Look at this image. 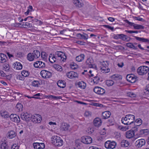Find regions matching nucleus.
Listing matches in <instances>:
<instances>
[{"instance_id": "ea45409f", "label": "nucleus", "mask_w": 149, "mask_h": 149, "mask_svg": "<svg viewBox=\"0 0 149 149\" xmlns=\"http://www.w3.org/2000/svg\"><path fill=\"white\" fill-rule=\"evenodd\" d=\"M21 74L23 77H27L29 75V72L28 71L24 70L22 72Z\"/></svg>"}, {"instance_id": "69168bd1", "label": "nucleus", "mask_w": 149, "mask_h": 149, "mask_svg": "<svg viewBox=\"0 0 149 149\" xmlns=\"http://www.w3.org/2000/svg\"><path fill=\"white\" fill-rule=\"evenodd\" d=\"M85 116L86 117H88L91 115V113L88 111H86L84 113Z\"/></svg>"}, {"instance_id": "a878e982", "label": "nucleus", "mask_w": 149, "mask_h": 149, "mask_svg": "<svg viewBox=\"0 0 149 149\" xmlns=\"http://www.w3.org/2000/svg\"><path fill=\"white\" fill-rule=\"evenodd\" d=\"M135 38L136 40L142 42H147L148 44H149V40L148 39L145 38H143L139 37L136 36L135 37Z\"/></svg>"}, {"instance_id": "f257e3e1", "label": "nucleus", "mask_w": 149, "mask_h": 149, "mask_svg": "<svg viewBox=\"0 0 149 149\" xmlns=\"http://www.w3.org/2000/svg\"><path fill=\"white\" fill-rule=\"evenodd\" d=\"M134 119L135 116L134 115L129 114L126 115L124 118H123L121 121L124 124L130 125L133 123Z\"/></svg>"}, {"instance_id": "de8ad7c7", "label": "nucleus", "mask_w": 149, "mask_h": 149, "mask_svg": "<svg viewBox=\"0 0 149 149\" xmlns=\"http://www.w3.org/2000/svg\"><path fill=\"white\" fill-rule=\"evenodd\" d=\"M133 19L139 21L144 22L145 21V20L143 18L140 17H133Z\"/></svg>"}, {"instance_id": "c85d7f7f", "label": "nucleus", "mask_w": 149, "mask_h": 149, "mask_svg": "<svg viewBox=\"0 0 149 149\" xmlns=\"http://www.w3.org/2000/svg\"><path fill=\"white\" fill-rule=\"evenodd\" d=\"M86 66L89 68H92L93 67V65L92 64V61L90 58H88L86 61Z\"/></svg>"}, {"instance_id": "e2e57ef3", "label": "nucleus", "mask_w": 149, "mask_h": 149, "mask_svg": "<svg viewBox=\"0 0 149 149\" xmlns=\"http://www.w3.org/2000/svg\"><path fill=\"white\" fill-rule=\"evenodd\" d=\"M54 68L58 70L61 71L62 70L61 67L58 65H54Z\"/></svg>"}, {"instance_id": "473e14b6", "label": "nucleus", "mask_w": 149, "mask_h": 149, "mask_svg": "<svg viewBox=\"0 0 149 149\" xmlns=\"http://www.w3.org/2000/svg\"><path fill=\"white\" fill-rule=\"evenodd\" d=\"M101 70V72L104 73H108L110 71V69L108 67H102Z\"/></svg>"}, {"instance_id": "09e8293b", "label": "nucleus", "mask_w": 149, "mask_h": 149, "mask_svg": "<svg viewBox=\"0 0 149 149\" xmlns=\"http://www.w3.org/2000/svg\"><path fill=\"white\" fill-rule=\"evenodd\" d=\"M39 82L37 81H34L32 83V85L35 87H38L39 86Z\"/></svg>"}, {"instance_id": "c9c22d12", "label": "nucleus", "mask_w": 149, "mask_h": 149, "mask_svg": "<svg viewBox=\"0 0 149 149\" xmlns=\"http://www.w3.org/2000/svg\"><path fill=\"white\" fill-rule=\"evenodd\" d=\"M8 137L10 139H12L16 135V133L15 131H10L8 132Z\"/></svg>"}, {"instance_id": "49530a36", "label": "nucleus", "mask_w": 149, "mask_h": 149, "mask_svg": "<svg viewBox=\"0 0 149 149\" xmlns=\"http://www.w3.org/2000/svg\"><path fill=\"white\" fill-rule=\"evenodd\" d=\"M100 80V78L99 77L97 76H95L94 77V79L93 80V81L94 83V84H97Z\"/></svg>"}, {"instance_id": "13d9d810", "label": "nucleus", "mask_w": 149, "mask_h": 149, "mask_svg": "<svg viewBox=\"0 0 149 149\" xmlns=\"http://www.w3.org/2000/svg\"><path fill=\"white\" fill-rule=\"evenodd\" d=\"M116 127H117V129L118 130H126L125 128L124 127H123V126H122L117 125L116 126Z\"/></svg>"}, {"instance_id": "0eeeda50", "label": "nucleus", "mask_w": 149, "mask_h": 149, "mask_svg": "<svg viewBox=\"0 0 149 149\" xmlns=\"http://www.w3.org/2000/svg\"><path fill=\"white\" fill-rule=\"evenodd\" d=\"M40 74L41 76L44 78H49L52 76L51 73L45 70H42Z\"/></svg>"}, {"instance_id": "bb28decb", "label": "nucleus", "mask_w": 149, "mask_h": 149, "mask_svg": "<svg viewBox=\"0 0 149 149\" xmlns=\"http://www.w3.org/2000/svg\"><path fill=\"white\" fill-rule=\"evenodd\" d=\"M122 79V76L118 74H115L112 75V79L115 80H121Z\"/></svg>"}, {"instance_id": "f8f14e48", "label": "nucleus", "mask_w": 149, "mask_h": 149, "mask_svg": "<svg viewBox=\"0 0 149 149\" xmlns=\"http://www.w3.org/2000/svg\"><path fill=\"white\" fill-rule=\"evenodd\" d=\"M34 67L36 68H43L45 66V63L41 61H37L33 64Z\"/></svg>"}, {"instance_id": "cd10ccee", "label": "nucleus", "mask_w": 149, "mask_h": 149, "mask_svg": "<svg viewBox=\"0 0 149 149\" xmlns=\"http://www.w3.org/2000/svg\"><path fill=\"white\" fill-rule=\"evenodd\" d=\"M45 97L47 98H48L51 100L54 99V100H58L61 99V96H56L52 95H46Z\"/></svg>"}, {"instance_id": "ddd939ff", "label": "nucleus", "mask_w": 149, "mask_h": 149, "mask_svg": "<svg viewBox=\"0 0 149 149\" xmlns=\"http://www.w3.org/2000/svg\"><path fill=\"white\" fill-rule=\"evenodd\" d=\"M67 77L70 79L78 77V75L77 72L73 71H70L66 74Z\"/></svg>"}, {"instance_id": "1a4fd4ad", "label": "nucleus", "mask_w": 149, "mask_h": 149, "mask_svg": "<svg viewBox=\"0 0 149 149\" xmlns=\"http://www.w3.org/2000/svg\"><path fill=\"white\" fill-rule=\"evenodd\" d=\"M126 78L127 81L131 83H133L136 81L137 77L133 74H128L127 75Z\"/></svg>"}, {"instance_id": "2f4dec72", "label": "nucleus", "mask_w": 149, "mask_h": 149, "mask_svg": "<svg viewBox=\"0 0 149 149\" xmlns=\"http://www.w3.org/2000/svg\"><path fill=\"white\" fill-rule=\"evenodd\" d=\"M130 143L127 140H123L122 141L121 145L123 147H127L129 146Z\"/></svg>"}, {"instance_id": "680f3d73", "label": "nucleus", "mask_w": 149, "mask_h": 149, "mask_svg": "<svg viewBox=\"0 0 149 149\" xmlns=\"http://www.w3.org/2000/svg\"><path fill=\"white\" fill-rule=\"evenodd\" d=\"M41 94L40 93H38L37 94H36L35 95H34L33 97H32L33 98H34L35 99H39L40 98L39 97H38L39 96H40Z\"/></svg>"}, {"instance_id": "b1692460", "label": "nucleus", "mask_w": 149, "mask_h": 149, "mask_svg": "<svg viewBox=\"0 0 149 149\" xmlns=\"http://www.w3.org/2000/svg\"><path fill=\"white\" fill-rule=\"evenodd\" d=\"M84 55L83 54H81L76 57V61L78 62H81L84 60Z\"/></svg>"}, {"instance_id": "79ce46f5", "label": "nucleus", "mask_w": 149, "mask_h": 149, "mask_svg": "<svg viewBox=\"0 0 149 149\" xmlns=\"http://www.w3.org/2000/svg\"><path fill=\"white\" fill-rule=\"evenodd\" d=\"M141 119H137L136 121L134 122V125L136 126H139L141 124Z\"/></svg>"}, {"instance_id": "a18cd8bd", "label": "nucleus", "mask_w": 149, "mask_h": 149, "mask_svg": "<svg viewBox=\"0 0 149 149\" xmlns=\"http://www.w3.org/2000/svg\"><path fill=\"white\" fill-rule=\"evenodd\" d=\"M71 68L73 70L77 69L78 67V65L74 63H72L70 64Z\"/></svg>"}, {"instance_id": "864d4df0", "label": "nucleus", "mask_w": 149, "mask_h": 149, "mask_svg": "<svg viewBox=\"0 0 149 149\" xmlns=\"http://www.w3.org/2000/svg\"><path fill=\"white\" fill-rule=\"evenodd\" d=\"M99 133L100 135H102L103 136H101V138L102 139H103L104 138L105 136V134L106 133L105 131H100L99 132Z\"/></svg>"}, {"instance_id": "774afa93", "label": "nucleus", "mask_w": 149, "mask_h": 149, "mask_svg": "<svg viewBox=\"0 0 149 149\" xmlns=\"http://www.w3.org/2000/svg\"><path fill=\"white\" fill-rule=\"evenodd\" d=\"M106 63H107V64H106L105 62L104 61H103L101 63V67H108V63H107V61H106Z\"/></svg>"}, {"instance_id": "7ed1b4c3", "label": "nucleus", "mask_w": 149, "mask_h": 149, "mask_svg": "<svg viewBox=\"0 0 149 149\" xmlns=\"http://www.w3.org/2000/svg\"><path fill=\"white\" fill-rule=\"evenodd\" d=\"M148 67L145 66H141L139 67L137 70V72L140 75H143L146 74L149 71Z\"/></svg>"}, {"instance_id": "f03ea898", "label": "nucleus", "mask_w": 149, "mask_h": 149, "mask_svg": "<svg viewBox=\"0 0 149 149\" xmlns=\"http://www.w3.org/2000/svg\"><path fill=\"white\" fill-rule=\"evenodd\" d=\"M51 140L52 143L55 146H61L63 144L62 139L59 136H53L52 137Z\"/></svg>"}, {"instance_id": "603ef678", "label": "nucleus", "mask_w": 149, "mask_h": 149, "mask_svg": "<svg viewBox=\"0 0 149 149\" xmlns=\"http://www.w3.org/2000/svg\"><path fill=\"white\" fill-rule=\"evenodd\" d=\"M125 21L126 23L128 24L131 26H133L134 27V25L135 24L134 23L130 22L127 19L125 20Z\"/></svg>"}, {"instance_id": "a211bd4d", "label": "nucleus", "mask_w": 149, "mask_h": 149, "mask_svg": "<svg viewBox=\"0 0 149 149\" xmlns=\"http://www.w3.org/2000/svg\"><path fill=\"white\" fill-rule=\"evenodd\" d=\"M70 125L67 123L63 122L61 124V129L63 130H67L69 129Z\"/></svg>"}, {"instance_id": "6e6552de", "label": "nucleus", "mask_w": 149, "mask_h": 149, "mask_svg": "<svg viewBox=\"0 0 149 149\" xmlns=\"http://www.w3.org/2000/svg\"><path fill=\"white\" fill-rule=\"evenodd\" d=\"M56 55H57L58 58V59L64 61L66 59V56L64 53L61 51H58L56 52Z\"/></svg>"}, {"instance_id": "423d86ee", "label": "nucleus", "mask_w": 149, "mask_h": 149, "mask_svg": "<svg viewBox=\"0 0 149 149\" xmlns=\"http://www.w3.org/2000/svg\"><path fill=\"white\" fill-rule=\"evenodd\" d=\"M32 115L28 113H23L21 115V118L26 122L31 120Z\"/></svg>"}, {"instance_id": "58836bf2", "label": "nucleus", "mask_w": 149, "mask_h": 149, "mask_svg": "<svg viewBox=\"0 0 149 149\" xmlns=\"http://www.w3.org/2000/svg\"><path fill=\"white\" fill-rule=\"evenodd\" d=\"M127 95L131 97H134L136 96V94L132 92H129L127 93Z\"/></svg>"}, {"instance_id": "052dcab7", "label": "nucleus", "mask_w": 149, "mask_h": 149, "mask_svg": "<svg viewBox=\"0 0 149 149\" xmlns=\"http://www.w3.org/2000/svg\"><path fill=\"white\" fill-rule=\"evenodd\" d=\"M127 46L130 48H133L134 45L133 43L131 42H129L126 44Z\"/></svg>"}, {"instance_id": "6ab92c4d", "label": "nucleus", "mask_w": 149, "mask_h": 149, "mask_svg": "<svg viewBox=\"0 0 149 149\" xmlns=\"http://www.w3.org/2000/svg\"><path fill=\"white\" fill-rule=\"evenodd\" d=\"M134 135V131H127L125 133V136L128 139L132 138Z\"/></svg>"}, {"instance_id": "412c9836", "label": "nucleus", "mask_w": 149, "mask_h": 149, "mask_svg": "<svg viewBox=\"0 0 149 149\" xmlns=\"http://www.w3.org/2000/svg\"><path fill=\"white\" fill-rule=\"evenodd\" d=\"M111 114V113L108 111H106L102 113V118L106 119L110 117Z\"/></svg>"}, {"instance_id": "37998d69", "label": "nucleus", "mask_w": 149, "mask_h": 149, "mask_svg": "<svg viewBox=\"0 0 149 149\" xmlns=\"http://www.w3.org/2000/svg\"><path fill=\"white\" fill-rule=\"evenodd\" d=\"M16 64L15 65L17 64V65L15 66L16 69L17 70H20L22 68V66L21 64L18 62H16Z\"/></svg>"}, {"instance_id": "4468645a", "label": "nucleus", "mask_w": 149, "mask_h": 149, "mask_svg": "<svg viewBox=\"0 0 149 149\" xmlns=\"http://www.w3.org/2000/svg\"><path fill=\"white\" fill-rule=\"evenodd\" d=\"M10 118L11 121L15 123H18L20 121L19 117L15 114H11L10 116Z\"/></svg>"}, {"instance_id": "8fccbe9b", "label": "nucleus", "mask_w": 149, "mask_h": 149, "mask_svg": "<svg viewBox=\"0 0 149 149\" xmlns=\"http://www.w3.org/2000/svg\"><path fill=\"white\" fill-rule=\"evenodd\" d=\"M1 149H8V146L5 143H2L1 145Z\"/></svg>"}, {"instance_id": "72a5a7b5", "label": "nucleus", "mask_w": 149, "mask_h": 149, "mask_svg": "<svg viewBox=\"0 0 149 149\" xmlns=\"http://www.w3.org/2000/svg\"><path fill=\"white\" fill-rule=\"evenodd\" d=\"M56 58L54 55L52 54H50L49 58V61L52 63H53L56 61Z\"/></svg>"}, {"instance_id": "c03bdc74", "label": "nucleus", "mask_w": 149, "mask_h": 149, "mask_svg": "<svg viewBox=\"0 0 149 149\" xmlns=\"http://www.w3.org/2000/svg\"><path fill=\"white\" fill-rule=\"evenodd\" d=\"M1 116L4 118H7L9 117L8 113L6 111H3L1 113Z\"/></svg>"}, {"instance_id": "a19ab883", "label": "nucleus", "mask_w": 149, "mask_h": 149, "mask_svg": "<svg viewBox=\"0 0 149 149\" xmlns=\"http://www.w3.org/2000/svg\"><path fill=\"white\" fill-rule=\"evenodd\" d=\"M126 35L124 34H121L116 35V38L122 39L123 40H124L125 37H126Z\"/></svg>"}, {"instance_id": "7c9ffc66", "label": "nucleus", "mask_w": 149, "mask_h": 149, "mask_svg": "<svg viewBox=\"0 0 149 149\" xmlns=\"http://www.w3.org/2000/svg\"><path fill=\"white\" fill-rule=\"evenodd\" d=\"M105 147L107 149H111L112 148V142L110 140L106 141L104 144Z\"/></svg>"}, {"instance_id": "5701e85b", "label": "nucleus", "mask_w": 149, "mask_h": 149, "mask_svg": "<svg viewBox=\"0 0 149 149\" xmlns=\"http://www.w3.org/2000/svg\"><path fill=\"white\" fill-rule=\"evenodd\" d=\"M77 36L81 39H84V40H87L88 38V35L84 33L83 34H81L79 33H78L77 35Z\"/></svg>"}, {"instance_id": "338daca9", "label": "nucleus", "mask_w": 149, "mask_h": 149, "mask_svg": "<svg viewBox=\"0 0 149 149\" xmlns=\"http://www.w3.org/2000/svg\"><path fill=\"white\" fill-rule=\"evenodd\" d=\"M22 25L23 26H26L30 28L32 26L31 24L27 22H26L25 23H24V24Z\"/></svg>"}, {"instance_id": "2eb2a0df", "label": "nucleus", "mask_w": 149, "mask_h": 149, "mask_svg": "<svg viewBox=\"0 0 149 149\" xmlns=\"http://www.w3.org/2000/svg\"><path fill=\"white\" fill-rule=\"evenodd\" d=\"M73 2L75 6L78 8H81L84 5L82 0H73Z\"/></svg>"}, {"instance_id": "9d476101", "label": "nucleus", "mask_w": 149, "mask_h": 149, "mask_svg": "<svg viewBox=\"0 0 149 149\" xmlns=\"http://www.w3.org/2000/svg\"><path fill=\"white\" fill-rule=\"evenodd\" d=\"M93 91L96 93L100 95L103 94L105 92L104 89L99 87H95L93 89Z\"/></svg>"}, {"instance_id": "c756f323", "label": "nucleus", "mask_w": 149, "mask_h": 149, "mask_svg": "<svg viewBox=\"0 0 149 149\" xmlns=\"http://www.w3.org/2000/svg\"><path fill=\"white\" fill-rule=\"evenodd\" d=\"M23 107L21 103H17L16 106V110L17 112L21 111L22 110Z\"/></svg>"}, {"instance_id": "4be33fe9", "label": "nucleus", "mask_w": 149, "mask_h": 149, "mask_svg": "<svg viewBox=\"0 0 149 149\" xmlns=\"http://www.w3.org/2000/svg\"><path fill=\"white\" fill-rule=\"evenodd\" d=\"M77 85L82 89H84L86 86V84L82 81L78 82Z\"/></svg>"}, {"instance_id": "0e129e2a", "label": "nucleus", "mask_w": 149, "mask_h": 149, "mask_svg": "<svg viewBox=\"0 0 149 149\" xmlns=\"http://www.w3.org/2000/svg\"><path fill=\"white\" fill-rule=\"evenodd\" d=\"M11 149H19V146L16 144H13L11 148Z\"/></svg>"}, {"instance_id": "4c0bfd02", "label": "nucleus", "mask_w": 149, "mask_h": 149, "mask_svg": "<svg viewBox=\"0 0 149 149\" xmlns=\"http://www.w3.org/2000/svg\"><path fill=\"white\" fill-rule=\"evenodd\" d=\"M134 28L135 29H143L144 28V26L140 24H135Z\"/></svg>"}, {"instance_id": "bf43d9fd", "label": "nucleus", "mask_w": 149, "mask_h": 149, "mask_svg": "<svg viewBox=\"0 0 149 149\" xmlns=\"http://www.w3.org/2000/svg\"><path fill=\"white\" fill-rule=\"evenodd\" d=\"M24 77L22 74L21 75H18L17 76V79L19 80H23L24 79Z\"/></svg>"}, {"instance_id": "f3484780", "label": "nucleus", "mask_w": 149, "mask_h": 149, "mask_svg": "<svg viewBox=\"0 0 149 149\" xmlns=\"http://www.w3.org/2000/svg\"><path fill=\"white\" fill-rule=\"evenodd\" d=\"M102 121L100 118H95L93 121V124L95 126L99 127L101 124Z\"/></svg>"}, {"instance_id": "5fc2aeb1", "label": "nucleus", "mask_w": 149, "mask_h": 149, "mask_svg": "<svg viewBox=\"0 0 149 149\" xmlns=\"http://www.w3.org/2000/svg\"><path fill=\"white\" fill-rule=\"evenodd\" d=\"M41 57L43 59H46L47 58V55L45 52H41Z\"/></svg>"}, {"instance_id": "aec40b11", "label": "nucleus", "mask_w": 149, "mask_h": 149, "mask_svg": "<svg viewBox=\"0 0 149 149\" xmlns=\"http://www.w3.org/2000/svg\"><path fill=\"white\" fill-rule=\"evenodd\" d=\"M7 57L6 55L3 53H0V62L4 63L6 62Z\"/></svg>"}, {"instance_id": "dca6fc26", "label": "nucleus", "mask_w": 149, "mask_h": 149, "mask_svg": "<svg viewBox=\"0 0 149 149\" xmlns=\"http://www.w3.org/2000/svg\"><path fill=\"white\" fill-rule=\"evenodd\" d=\"M33 145L35 149H43L45 147V144L43 143H34Z\"/></svg>"}, {"instance_id": "9b49d317", "label": "nucleus", "mask_w": 149, "mask_h": 149, "mask_svg": "<svg viewBox=\"0 0 149 149\" xmlns=\"http://www.w3.org/2000/svg\"><path fill=\"white\" fill-rule=\"evenodd\" d=\"M145 143V140L143 139L138 140L135 142L136 146L138 148H141L144 145Z\"/></svg>"}, {"instance_id": "393cba45", "label": "nucleus", "mask_w": 149, "mask_h": 149, "mask_svg": "<svg viewBox=\"0 0 149 149\" xmlns=\"http://www.w3.org/2000/svg\"><path fill=\"white\" fill-rule=\"evenodd\" d=\"M57 84L58 87L63 88L65 86V83L64 81L59 80L57 82Z\"/></svg>"}, {"instance_id": "39448f33", "label": "nucleus", "mask_w": 149, "mask_h": 149, "mask_svg": "<svg viewBox=\"0 0 149 149\" xmlns=\"http://www.w3.org/2000/svg\"><path fill=\"white\" fill-rule=\"evenodd\" d=\"M41 116L38 114H36L35 115H32L31 120L34 123H40L42 120Z\"/></svg>"}, {"instance_id": "6e6d98bb", "label": "nucleus", "mask_w": 149, "mask_h": 149, "mask_svg": "<svg viewBox=\"0 0 149 149\" xmlns=\"http://www.w3.org/2000/svg\"><path fill=\"white\" fill-rule=\"evenodd\" d=\"M3 67L6 70H8L10 69L9 65L8 64H5L3 65Z\"/></svg>"}, {"instance_id": "20e7f679", "label": "nucleus", "mask_w": 149, "mask_h": 149, "mask_svg": "<svg viewBox=\"0 0 149 149\" xmlns=\"http://www.w3.org/2000/svg\"><path fill=\"white\" fill-rule=\"evenodd\" d=\"M92 138L89 136H82L81 138V141L84 143L88 144L92 142Z\"/></svg>"}, {"instance_id": "3c124183", "label": "nucleus", "mask_w": 149, "mask_h": 149, "mask_svg": "<svg viewBox=\"0 0 149 149\" xmlns=\"http://www.w3.org/2000/svg\"><path fill=\"white\" fill-rule=\"evenodd\" d=\"M144 93L146 95H149V84L146 86Z\"/></svg>"}, {"instance_id": "f704fd0d", "label": "nucleus", "mask_w": 149, "mask_h": 149, "mask_svg": "<svg viewBox=\"0 0 149 149\" xmlns=\"http://www.w3.org/2000/svg\"><path fill=\"white\" fill-rule=\"evenodd\" d=\"M27 58L29 61H33L35 58L33 53H29L27 55Z\"/></svg>"}, {"instance_id": "4d7b16f0", "label": "nucleus", "mask_w": 149, "mask_h": 149, "mask_svg": "<svg viewBox=\"0 0 149 149\" xmlns=\"http://www.w3.org/2000/svg\"><path fill=\"white\" fill-rule=\"evenodd\" d=\"M106 84L108 86H110L112 85L111 80H108L106 81Z\"/></svg>"}, {"instance_id": "e433bc0d", "label": "nucleus", "mask_w": 149, "mask_h": 149, "mask_svg": "<svg viewBox=\"0 0 149 149\" xmlns=\"http://www.w3.org/2000/svg\"><path fill=\"white\" fill-rule=\"evenodd\" d=\"M35 57V58H38L40 55V52L37 50H34L32 53Z\"/></svg>"}]
</instances>
